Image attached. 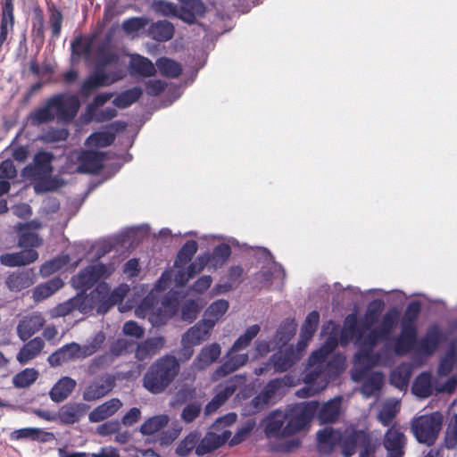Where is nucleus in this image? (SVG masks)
<instances>
[{"label": "nucleus", "instance_id": "412c9836", "mask_svg": "<svg viewBox=\"0 0 457 457\" xmlns=\"http://www.w3.org/2000/svg\"><path fill=\"white\" fill-rule=\"evenodd\" d=\"M18 233V246L22 249H34L43 245V238L34 231L30 230L29 223L19 222L14 227Z\"/></svg>", "mask_w": 457, "mask_h": 457}, {"label": "nucleus", "instance_id": "f257e3e1", "mask_svg": "<svg viewBox=\"0 0 457 457\" xmlns=\"http://www.w3.org/2000/svg\"><path fill=\"white\" fill-rule=\"evenodd\" d=\"M80 102L75 95L56 94L46 100L44 105L30 112L28 121L32 126H40L53 121L55 118L61 121L70 122L76 116Z\"/></svg>", "mask_w": 457, "mask_h": 457}, {"label": "nucleus", "instance_id": "b1692460", "mask_svg": "<svg viewBox=\"0 0 457 457\" xmlns=\"http://www.w3.org/2000/svg\"><path fill=\"white\" fill-rule=\"evenodd\" d=\"M80 345L72 342L66 344L62 347L57 349L47 358V361L52 367H57L64 362H68L75 358L81 357Z\"/></svg>", "mask_w": 457, "mask_h": 457}, {"label": "nucleus", "instance_id": "e2e57ef3", "mask_svg": "<svg viewBox=\"0 0 457 457\" xmlns=\"http://www.w3.org/2000/svg\"><path fill=\"white\" fill-rule=\"evenodd\" d=\"M457 445V413L453 414L447 422L445 431L443 446L446 449H454Z\"/></svg>", "mask_w": 457, "mask_h": 457}, {"label": "nucleus", "instance_id": "f704fd0d", "mask_svg": "<svg viewBox=\"0 0 457 457\" xmlns=\"http://www.w3.org/2000/svg\"><path fill=\"white\" fill-rule=\"evenodd\" d=\"M320 379L322 381L324 380L320 378V371L309 370L306 372L303 378L305 386L296 391V395L300 398H307L320 393L326 386V383L320 386H314Z\"/></svg>", "mask_w": 457, "mask_h": 457}, {"label": "nucleus", "instance_id": "79ce46f5", "mask_svg": "<svg viewBox=\"0 0 457 457\" xmlns=\"http://www.w3.org/2000/svg\"><path fill=\"white\" fill-rule=\"evenodd\" d=\"M412 393L420 397L427 398L433 394L432 376L429 372L420 373L414 380Z\"/></svg>", "mask_w": 457, "mask_h": 457}, {"label": "nucleus", "instance_id": "680f3d73", "mask_svg": "<svg viewBox=\"0 0 457 457\" xmlns=\"http://www.w3.org/2000/svg\"><path fill=\"white\" fill-rule=\"evenodd\" d=\"M169 422L167 415L154 416L145 420L140 427L143 435H152L166 427Z\"/></svg>", "mask_w": 457, "mask_h": 457}, {"label": "nucleus", "instance_id": "a18cd8bd", "mask_svg": "<svg viewBox=\"0 0 457 457\" xmlns=\"http://www.w3.org/2000/svg\"><path fill=\"white\" fill-rule=\"evenodd\" d=\"M156 66L160 73L170 79H177L182 73V67L179 62L168 57H160L156 60Z\"/></svg>", "mask_w": 457, "mask_h": 457}, {"label": "nucleus", "instance_id": "72a5a7b5", "mask_svg": "<svg viewBox=\"0 0 457 457\" xmlns=\"http://www.w3.org/2000/svg\"><path fill=\"white\" fill-rule=\"evenodd\" d=\"M44 347V340L39 337H34L23 345L18 352L16 359L21 364H26L36 358L42 352Z\"/></svg>", "mask_w": 457, "mask_h": 457}, {"label": "nucleus", "instance_id": "ea45409f", "mask_svg": "<svg viewBox=\"0 0 457 457\" xmlns=\"http://www.w3.org/2000/svg\"><path fill=\"white\" fill-rule=\"evenodd\" d=\"M64 283L60 278H54L46 283L37 285L33 290V299L35 302H41L63 287Z\"/></svg>", "mask_w": 457, "mask_h": 457}, {"label": "nucleus", "instance_id": "7ed1b4c3", "mask_svg": "<svg viewBox=\"0 0 457 457\" xmlns=\"http://www.w3.org/2000/svg\"><path fill=\"white\" fill-rule=\"evenodd\" d=\"M229 437L231 431L228 429H224L220 434L209 431L204 436L199 431L194 430L179 442L175 453L180 457H202L219 449Z\"/></svg>", "mask_w": 457, "mask_h": 457}, {"label": "nucleus", "instance_id": "09e8293b", "mask_svg": "<svg viewBox=\"0 0 457 457\" xmlns=\"http://www.w3.org/2000/svg\"><path fill=\"white\" fill-rule=\"evenodd\" d=\"M48 25L51 29L53 38H58L62 32V26L63 21V15L60 9L54 4L47 5Z\"/></svg>", "mask_w": 457, "mask_h": 457}, {"label": "nucleus", "instance_id": "7c9ffc66", "mask_svg": "<svg viewBox=\"0 0 457 457\" xmlns=\"http://www.w3.org/2000/svg\"><path fill=\"white\" fill-rule=\"evenodd\" d=\"M342 398L337 396L328 400L316 412L317 418L321 424L335 422L340 414Z\"/></svg>", "mask_w": 457, "mask_h": 457}, {"label": "nucleus", "instance_id": "f3484780", "mask_svg": "<svg viewBox=\"0 0 457 457\" xmlns=\"http://www.w3.org/2000/svg\"><path fill=\"white\" fill-rule=\"evenodd\" d=\"M88 409L89 406L83 403H68L59 409L54 420L62 425H72L79 422Z\"/></svg>", "mask_w": 457, "mask_h": 457}, {"label": "nucleus", "instance_id": "a19ab883", "mask_svg": "<svg viewBox=\"0 0 457 457\" xmlns=\"http://www.w3.org/2000/svg\"><path fill=\"white\" fill-rule=\"evenodd\" d=\"M204 255L208 259V265L216 270L228 262L231 255V248L228 244L222 243L216 245L210 255Z\"/></svg>", "mask_w": 457, "mask_h": 457}, {"label": "nucleus", "instance_id": "de8ad7c7", "mask_svg": "<svg viewBox=\"0 0 457 457\" xmlns=\"http://www.w3.org/2000/svg\"><path fill=\"white\" fill-rule=\"evenodd\" d=\"M384 303L381 300H374L371 302L363 317L361 327L363 329H370L371 327L378 322L383 311Z\"/></svg>", "mask_w": 457, "mask_h": 457}, {"label": "nucleus", "instance_id": "0e129e2a", "mask_svg": "<svg viewBox=\"0 0 457 457\" xmlns=\"http://www.w3.org/2000/svg\"><path fill=\"white\" fill-rule=\"evenodd\" d=\"M105 338L104 333L103 331H99L95 334L88 342L80 345L81 358H86L96 353L104 345Z\"/></svg>", "mask_w": 457, "mask_h": 457}, {"label": "nucleus", "instance_id": "f03ea898", "mask_svg": "<svg viewBox=\"0 0 457 457\" xmlns=\"http://www.w3.org/2000/svg\"><path fill=\"white\" fill-rule=\"evenodd\" d=\"M180 370L178 359L165 354L156 359L143 376V386L151 394L163 393L175 380Z\"/></svg>", "mask_w": 457, "mask_h": 457}, {"label": "nucleus", "instance_id": "1a4fd4ad", "mask_svg": "<svg viewBox=\"0 0 457 457\" xmlns=\"http://www.w3.org/2000/svg\"><path fill=\"white\" fill-rule=\"evenodd\" d=\"M114 270V267L104 263L88 265L71 278L72 286L80 291L90 289L99 279L108 278Z\"/></svg>", "mask_w": 457, "mask_h": 457}, {"label": "nucleus", "instance_id": "4be33fe9", "mask_svg": "<svg viewBox=\"0 0 457 457\" xmlns=\"http://www.w3.org/2000/svg\"><path fill=\"white\" fill-rule=\"evenodd\" d=\"M418 328L401 327V332L395 338L394 351L396 355L403 356L409 353L417 344Z\"/></svg>", "mask_w": 457, "mask_h": 457}, {"label": "nucleus", "instance_id": "cd10ccee", "mask_svg": "<svg viewBox=\"0 0 457 457\" xmlns=\"http://www.w3.org/2000/svg\"><path fill=\"white\" fill-rule=\"evenodd\" d=\"M441 339L442 333L439 328L429 327L425 336L418 342L417 351L425 355H431L437 350Z\"/></svg>", "mask_w": 457, "mask_h": 457}, {"label": "nucleus", "instance_id": "aec40b11", "mask_svg": "<svg viewBox=\"0 0 457 457\" xmlns=\"http://www.w3.org/2000/svg\"><path fill=\"white\" fill-rule=\"evenodd\" d=\"M221 354V347L218 343L204 345L193 361L192 366L196 370H204L216 362Z\"/></svg>", "mask_w": 457, "mask_h": 457}, {"label": "nucleus", "instance_id": "864d4df0", "mask_svg": "<svg viewBox=\"0 0 457 457\" xmlns=\"http://www.w3.org/2000/svg\"><path fill=\"white\" fill-rule=\"evenodd\" d=\"M365 329L362 328L361 324L358 325V320L355 315L352 314L346 317L345 321V329L342 332L341 341L344 340L347 343V337H355L356 341H361L363 332Z\"/></svg>", "mask_w": 457, "mask_h": 457}, {"label": "nucleus", "instance_id": "39448f33", "mask_svg": "<svg viewBox=\"0 0 457 457\" xmlns=\"http://www.w3.org/2000/svg\"><path fill=\"white\" fill-rule=\"evenodd\" d=\"M379 445L378 439L374 437L370 432L353 428L345 441L344 456L351 457L359 446V457H376V452Z\"/></svg>", "mask_w": 457, "mask_h": 457}, {"label": "nucleus", "instance_id": "c9c22d12", "mask_svg": "<svg viewBox=\"0 0 457 457\" xmlns=\"http://www.w3.org/2000/svg\"><path fill=\"white\" fill-rule=\"evenodd\" d=\"M320 322V313L317 311H312L308 313L301 328L300 340L297 346L305 348L308 342L315 334Z\"/></svg>", "mask_w": 457, "mask_h": 457}, {"label": "nucleus", "instance_id": "a211bd4d", "mask_svg": "<svg viewBox=\"0 0 457 457\" xmlns=\"http://www.w3.org/2000/svg\"><path fill=\"white\" fill-rule=\"evenodd\" d=\"M249 356L247 353H230V349L227 353V360L218 367L212 374V379H220L247 363Z\"/></svg>", "mask_w": 457, "mask_h": 457}, {"label": "nucleus", "instance_id": "6e6d98bb", "mask_svg": "<svg viewBox=\"0 0 457 457\" xmlns=\"http://www.w3.org/2000/svg\"><path fill=\"white\" fill-rule=\"evenodd\" d=\"M400 312L397 308L392 307L386 311L383 315L380 324L378 326V329L386 337H389L392 331L397 325Z\"/></svg>", "mask_w": 457, "mask_h": 457}, {"label": "nucleus", "instance_id": "9d476101", "mask_svg": "<svg viewBox=\"0 0 457 457\" xmlns=\"http://www.w3.org/2000/svg\"><path fill=\"white\" fill-rule=\"evenodd\" d=\"M353 428H346L344 431L335 429L332 427H325L319 430L316 434L317 448L320 454L328 455L333 453L337 445L341 447L344 455V445L348 433L350 434Z\"/></svg>", "mask_w": 457, "mask_h": 457}, {"label": "nucleus", "instance_id": "6e6552de", "mask_svg": "<svg viewBox=\"0 0 457 457\" xmlns=\"http://www.w3.org/2000/svg\"><path fill=\"white\" fill-rule=\"evenodd\" d=\"M304 348L298 346L295 349L293 345L281 348L274 353L262 366L254 370V374L261 376L268 372L271 367L275 372H285L291 369L302 357V352Z\"/></svg>", "mask_w": 457, "mask_h": 457}, {"label": "nucleus", "instance_id": "58836bf2", "mask_svg": "<svg viewBox=\"0 0 457 457\" xmlns=\"http://www.w3.org/2000/svg\"><path fill=\"white\" fill-rule=\"evenodd\" d=\"M246 382V377L244 375H234L227 379L224 384L220 386V390L217 392L215 396L223 404L225 402L233 395L238 387L245 385Z\"/></svg>", "mask_w": 457, "mask_h": 457}, {"label": "nucleus", "instance_id": "052dcab7", "mask_svg": "<svg viewBox=\"0 0 457 457\" xmlns=\"http://www.w3.org/2000/svg\"><path fill=\"white\" fill-rule=\"evenodd\" d=\"M38 371L33 368H27L12 378V384L17 388H26L31 386L38 378Z\"/></svg>", "mask_w": 457, "mask_h": 457}, {"label": "nucleus", "instance_id": "c03bdc74", "mask_svg": "<svg viewBox=\"0 0 457 457\" xmlns=\"http://www.w3.org/2000/svg\"><path fill=\"white\" fill-rule=\"evenodd\" d=\"M421 312V303L418 300L410 302L401 319V327L417 328V321Z\"/></svg>", "mask_w": 457, "mask_h": 457}, {"label": "nucleus", "instance_id": "423d86ee", "mask_svg": "<svg viewBox=\"0 0 457 457\" xmlns=\"http://www.w3.org/2000/svg\"><path fill=\"white\" fill-rule=\"evenodd\" d=\"M318 401H310L295 405L285 414L287 419L286 435H294L307 428L318 411Z\"/></svg>", "mask_w": 457, "mask_h": 457}, {"label": "nucleus", "instance_id": "ddd939ff", "mask_svg": "<svg viewBox=\"0 0 457 457\" xmlns=\"http://www.w3.org/2000/svg\"><path fill=\"white\" fill-rule=\"evenodd\" d=\"M406 445L407 438L402 428L397 424L390 426L383 437L386 457H404Z\"/></svg>", "mask_w": 457, "mask_h": 457}, {"label": "nucleus", "instance_id": "2f4dec72", "mask_svg": "<svg viewBox=\"0 0 457 457\" xmlns=\"http://www.w3.org/2000/svg\"><path fill=\"white\" fill-rule=\"evenodd\" d=\"M122 406V403L119 398H112L104 403L96 407L88 414L90 422H100L112 416Z\"/></svg>", "mask_w": 457, "mask_h": 457}, {"label": "nucleus", "instance_id": "5701e85b", "mask_svg": "<svg viewBox=\"0 0 457 457\" xmlns=\"http://www.w3.org/2000/svg\"><path fill=\"white\" fill-rule=\"evenodd\" d=\"M213 328V321L209 322L205 319H203L184 334L182 340L190 345H198L209 338Z\"/></svg>", "mask_w": 457, "mask_h": 457}, {"label": "nucleus", "instance_id": "473e14b6", "mask_svg": "<svg viewBox=\"0 0 457 457\" xmlns=\"http://www.w3.org/2000/svg\"><path fill=\"white\" fill-rule=\"evenodd\" d=\"M286 416L281 412H272L267 419L264 432L269 438H282L290 436L286 435L284 426Z\"/></svg>", "mask_w": 457, "mask_h": 457}, {"label": "nucleus", "instance_id": "20e7f679", "mask_svg": "<svg viewBox=\"0 0 457 457\" xmlns=\"http://www.w3.org/2000/svg\"><path fill=\"white\" fill-rule=\"evenodd\" d=\"M443 421L439 411L420 415L412 420L411 432L419 443L432 446L438 438Z\"/></svg>", "mask_w": 457, "mask_h": 457}, {"label": "nucleus", "instance_id": "c756f323", "mask_svg": "<svg viewBox=\"0 0 457 457\" xmlns=\"http://www.w3.org/2000/svg\"><path fill=\"white\" fill-rule=\"evenodd\" d=\"M11 440L30 439L41 443H46L54 439L52 432H46L38 428H22L12 431L10 435Z\"/></svg>", "mask_w": 457, "mask_h": 457}, {"label": "nucleus", "instance_id": "dca6fc26", "mask_svg": "<svg viewBox=\"0 0 457 457\" xmlns=\"http://www.w3.org/2000/svg\"><path fill=\"white\" fill-rule=\"evenodd\" d=\"M105 154L93 150H84L78 161V171L85 174H97L104 169Z\"/></svg>", "mask_w": 457, "mask_h": 457}, {"label": "nucleus", "instance_id": "4468645a", "mask_svg": "<svg viewBox=\"0 0 457 457\" xmlns=\"http://www.w3.org/2000/svg\"><path fill=\"white\" fill-rule=\"evenodd\" d=\"M122 78L123 75L120 71H114L108 74L99 69H96V71L89 75L82 83L80 95L82 96H88L94 90L101 87L110 86Z\"/></svg>", "mask_w": 457, "mask_h": 457}, {"label": "nucleus", "instance_id": "e433bc0d", "mask_svg": "<svg viewBox=\"0 0 457 457\" xmlns=\"http://www.w3.org/2000/svg\"><path fill=\"white\" fill-rule=\"evenodd\" d=\"M175 29L168 21H158L153 22L148 28V35L159 42H166L174 36Z\"/></svg>", "mask_w": 457, "mask_h": 457}, {"label": "nucleus", "instance_id": "f8f14e48", "mask_svg": "<svg viewBox=\"0 0 457 457\" xmlns=\"http://www.w3.org/2000/svg\"><path fill=\"white\" fill-rule=\"evenodd\" d=\"M117 378L114 374H104L95 378L84 388L83 400L94 402L107 395L116 386Z\"/></svg>", "mask_w": 457, "mask_h": 457}, {"label": "nucleus", "instance_id": "49530a36", "mask_svg": "<svg viewBox=\"0 0 457 457\" xmlns=\"http://www.w3.org/2000/svg\"><path fill=\"white\" fill-rule=\"evenodd\" d=\"M143 95V90L139 87H134L120 93L112 101V104L120 108L125 109L136 103Z\"/></svg>", "mask_w": 457, "mask_h": 457}, {"label": "nucleus", "instance_id": "9b49d317", "mask_svg": "<svg viewBox=\"0 0 457 457\" xmlns=\"http://www.w3.org/2000/svg\"><path fill=\"white\" fill-rule=\"evenodd\" d=\"M292 385L293 379L288 375L270 380L264 386L263 389L252 399V406L256 411L263 409L280 392V390L285 387L291 386Z\"/></svg>", "mask_w": 457, "mask_h": 457}, {"label": "nucleus", "instance_id": "37998d69", "mask_svg": "<svg viewBox=\"0 0 457 457\" xmlns=\"http://www.w3.org/2000/svg\"><path fill=\"white\" fill-rule=\"evenodd\" d=\"M97 64L96 69L104 71L108 66L117 64L120 56L117 53L112 50L107 43H104L97 47Z\"/></svg>", "mask_w": 457, "mask_h": 457}, {"label": "nucleus", "instance_id": "69168bd1", "mask_svg": "<svg viewBox=\"0 0 457 457\" xmlns=\"http://www.w3.org/2000/svg\"><path fill=\"white\" fill-rule=\"evenodd\" d=\"M97 288H100L101 294L97 297V313L104 314L115 304L112 303L109 296L110 287L105 282L99 283Z\"/></svg>", "mask_w": 457, "mask_h": 457}, {"label": "nucleus", "instance_id": "6ab92c4d", "mask_svg": "<svg viewBox=\"0 0 457 457\" xmlns=\"http://www.w3.org/2000/svg\"><path fill=\"white\" fill-rule=\"evenodd\" d=\"M38 253L34 249H23L16 253H6L0 255V263L6 267H21L35 262Z\"/></svg>", "mask_w": 457, "mask_h": 457}, {"label": "nucleus", "instance_id": "13d9d810", "mask_svg": "<svg viewBox=\"0 0 457 457\" xmlns=\"http://www.w3.org/2000/svg\"><path fill=\"white\" fill-rule=\"evenodd\" d=\"M54 154L50 152L40 151L34 156L35 170L37 174L48 175L53 171L52 162Z\"/></svg>", "mask_w": 457, "mask_h": 457}, {"label": "nucleus", "instance_id": "2eb2a0df", "mask_svg": "<svg viewBox=\"0 0 457 457\" xmlns=\"http://www.w3.org/2000/svg\"><path fill=\"white\" fill-rule=\"evenodd\" d=\"M45 323L46 319L40 312H34L25 315L19 320L16 328L17 335L21 341L26 342L38 332Z\"/></svg>", "mask_w": 457, "mask_h": 457}, {"label": "nucleus", "instance_id": "a878e982", "mask_svg": "<svg viewBox=\"0 0 457 457\" xmlns=\"http://www.w3.org/2000/svg\"><path fill=\"white\" fill-rule=\"evenodd\" d=\"M163 337H150L137 345L135 357L138 361H145L154 357L164 346Z\"/></svg>", "mask_w": 457, "mask_h": 457}, {"label": "nucleus", "instance_id": "8fccbe9b", "mask_svg": "<svg viewBox=\"0 0 457 457\" xmlns=\"http://www.w3.org/2000/svg\"><path fill=\"white\" fill-rule=\"evenodd\" d=\"M70 262L68 254H62L44 262L39 270L42 277H49L52 274L61 270Z\"/></svg>", "mask_w": 457, "mask_h": 457}, {"label": "nucleus", "instance_id": "bb28decb", "mask_svg": "<svg viewBox=\"0 0 457 457\" xmlns=\"http://www.w3.org/2000/svg\"><path fill=\"white\" fill-rule=\"evenodd\" d=\"M77 382L71 377H62L50 389L49 397L56 403L65 401L74 391Z\"/></svg>", "mask_w": 457, "mask_h": 457}, {"label": "nucleus", "instance_id": "bf43d9fd", "mask_svg": "<svg viewBox=\"0 0 457 457\" xmlns=\"http://www.w3.org/2000/svg\"><path fill=\"white\" fill-rule=\"evenodd\" d=\"M411 376V370L407 365L396 367L390 375V382L399 389L406 388Z\"/></svg>", "mask_w": 457, "mask_h": 457}, {"label": "nucleus", "instance_id": "4d7b16f0", "mask_svg": "<svg viewBox=\"0 0 457 457\" xmlns=\"http://www.w3.org/2000/svg\"><path fill=\"white\" fill-rule=\"evenodd\" d=\"M228 306V302L224 299H219L213 302L206 309L204 319L209 322L213 321V326H215L217 321L227 312Z\"/></svg>", "mask_w": 457, "mask_h": 457}, {"label": "nucleus", "instance_id": "603ef678", "mask_svg": "<svg viewBox=\"0 0 457 457\" xmlns=\"http://www.w3.org/2000/svg\"><path fill=\"white\" fill-rule=\"evenodd\" d=\"M331 350L332 347L328 348L322 346L312 352L308 360V365L311 369L310 370L320 371V378L323 379L325 378L323 366Z\"/></svg>", "mask_w": 457, "mask_h": 457}, {"label": "nucleus", "instance_id": "774afa93", "mask_svg": "<svg viewBox=\"0 0 457 457\" xmlns=\"http://www.w3.org/2000/svg\"><path fill=\"white\" fill-rule=\"evenodd\" d=\"M136 342L126 338H118L110 346V353L113 357L125 355L134 351Z\"/></svg>", "mask_w": 457, "mask_h": 457}, {"label": "nucleus", "instance_id": "338daca9", "mask_svg": "<svg viewBox=\"0 0 457 457\" xmlns=\"http://www.w3.org/2000/svg\"><path fill=\"white\" fill-rule=\"evenodd\" d=\"M68 137L69 131L64 128H49L39 137V139L46 144H51L65 141Z\"/></svg>", "mask_w": 457, "mask_h": 457}, {"label": "nucleus", "instance_id": "c85d7f7f", "mask_svg": "<svg viewBox=\"0 0 457 457\" xmlns=\"http://www.w3.org/2000/svg\"><path fill=\"white\" fill-rule=\"evenodd\" d=\"M130 74L144 78L153 77L156 74V69L153 62L140 54H132L129 64Z\"/></svg>", "mask_w": 457, "mask_h": 457}, {"label": "nucleus", "instance_id": "5fc2aeb1", "mask_svg": "<svg viewBox=\"0 0 457 457\" xmlns=\"http://www.w3.org/2000/svg\"><path fill=\"white\" fill-rule=\"evenodd\" d=\"M261 328L254 324L246 328L245 333L241 335L230 347V353L239 352L248 347L252 340L259 334Z\"/></svg>", "mask_w": 457, "mask_h": 457}, {"label": "nucleus", "instance_id": "3c124183", "mask_svg": "<svg viewBox=\"0 0 457 457\" xmlns=\"http://www.w3.org/2000/svg\"><path fill=\"white\" fill-rule=\"evenodd\" d=\"M198 245L195 240L187 241L179 250L174 265L177 268H182L187 264L197 252Z\"/></svg>", "mask_w": 457, "mask_h": 457}, {"label": "nucleus", "instance_id": "0eeeda50", "mask_svg": "<svg viewBox=\"0 0 457 457\" xmlns=\"http://www.w3.org/2000/svg\"><path fill=\"white\" fill-rule=\"evenodd\" d=\"M99 294H101V290L100 288H97V286L88 295L81 291L75 296L59 303L54 310V316L64 317L74 311H79L80 313L87 314L95 309L97 310V297L99 296Z\"/></svg>", "mask_w": 457, "mask_h": 457}, {"label": "nucleus", "instance_id": "393cba45", "mask_svg": "<svg viewBox=\"0 0 457 457\" xmlns=\"http://www.w3.org/2000/svg\"><path fill=\"white\" fill-rule=\"evenodd\" d=\"M179 18L183 21L193 24L197 16H203L206 7L202 0H179Z\"/></svg>", "mask_w": 457, "mask_h": 457}, {"label": "nucleus", "instance_id": "4c0bfd02", "mask_svg": "<svg viewBox=\"0 0 457 457\" xmlns=\"http://www.w3.org/2000/svg\"><path fill=\"white\" fill-rule=\"evenodd\" d=\"M33 284V277L28 271L12 272L5 279V285L11 292H20Z\"/></svg>", "mask_w": 457, "mask_h": 457}]
</instances>
